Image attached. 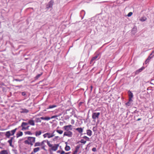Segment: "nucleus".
I'll return each instance as SVG.
<instances>
[{
	"mask_svg": "<svg viewBox=\"0 0 154 154\" xmlns=\"http://www.w3.org/2000/svg\"><path fill=\"white\" fill-rule=\"evenodd\" d=\"M86 132L87 134L89 136H91L92 135V131L90 130H87L86 131Z\"/></svg>",
	"mask_w": 154,
	"mask_h": 154,
	"instance_id": "obj_10",
	"label": "nucleus"
},
{
	"mask_svg": "<svg viewBox=\"0 0 154 154\" xmlns=\"http://www.w3.org/2000/svg\"><path fill=\"white\" fill-rule=\"evenodd\" d=\"M33 153H34V152H33H33H32L30 154H33Z\"/></svg>",
	"mask_w": 154,
	"mask_h": 154,
	"instance_id": "obj_55",
	"label": "nucleus"
},
{
	"mask_svg": "<svg viewBox=\"0 0 154 154\" xmlns=\"http://www.w3.org/2000/svg\"><path fill=\"white\" fill-rule=\"evenodd\" d=\"M42 149H44V150H45V146H42Z\"/></svg>",
	"mask_w": 154,
	"mask_h": 154,
	"instance_id": "obj_49",
	"label": "nucleus"
},
{
	"mask_svg": "<svg viewBox=\"0 0 154 154\" xmlns=\"http://www.w3.org/2000/svg\"><path fill=\"white\" fill-rule=\"evenodd\" d=\"M57 106L56 105H50L48 106V107L47 108V109H52L54 108V107H55Z\"/></svg>",
	"mask_w": 154,
	"mask_h": 154,
	"instance_id": "obj_23",
	"label": "nucleus"
},
{
	"mask_svg": "<svg viewBox=\"0 0 154 154\" xmlns=\"http://www.w3.org/2000/svg\"><path fill=\"white\" fill-rule=\"evenodd\" d=\"M78 151H77V150H75L73 152V154H77Z\"/></svg>",
	"mask_w": 154,
	"mask_h": 154,
	"instance_id": "obj_46",
	"label": "nucleus"
},
{
	"mask_svg": "<svg viewBox=\"0 0 154 154\" xmlns=\"http://www.w3.org/2000/svg\"><path fill=\"white\" fill-rule=\"evenodd\" d=\"M70 149V148L69 146H68L66 145V147L65 148V149L66 151H69Z\"/></svg>",
	"mask_w": 154,
	"mask_h": 154,
	"instance_id": "obj_26",
	"label": "nucleus"
},
{
	"mask_svg": "<svg viewBox=\"0 0 154 154\" xmlns=\"http://www.w3.org/2000/svg\"><path fill=\"white\" fill-rule=\"evenodd\" d=\"M151 57H149L147 58V59L148 60H149L150 59H151Z\"/></svg>",
	"mask_w": 154,
	"mask_h": 154,
	"instance_id": "obj_51",
	"label": "nucleus"
},
{
	"mask_svg": "<svg viewBox=\"0 0 154 154\" xmlns=\"http://www.w3.org/2000/svg\"><path fill=\"white\" fill-rule=\"evenodd\" d=\"M42 74V72L41 74H38L35 77V79H38Z\"/></svg>",
	"mask_w": 154,
	"mask_h": 154,
	"instance_id": "obj_30",
	"label": "nucleus"
},
{
	"mask_svg": "<svg viewBox=\"0 0 154 154\" xmlns=\"http://www.w3.org/2000/svg\"><path fill=\"white\" fill-rule=\"evenodd\" d=\"M83 138L86 140L90 141V138L86 136H84Z\"/></svg>",
	"mask_w": 154,
	"mask_h": 154,
	"instance_id": "obj_36",
	"label": "nucleus"
},
{
	"mask_svg": "<svg viewBox=\"0 0 154 154\" xmlns=\"http://www.w3.org/2000/svg\"><path fill=\"white\" fill-rule=\"evenodd\" d=\"M13 138L12 137L11 139L8 141V142L9 143L10 146L12 147H13V145L12 144V142Z\"/></svg>",
	"mask_w": 154,
	"mask_h": 154,
	"instance_id": "obj_13",
	"label": "nucleus"
},
{
	"mask_svg": "<svg viewBox=\"0 0 154 154\" xmlns=\"http://www.w3.org/2000/svg\"><path fill=\"white\" fill-rule=\"evenodd\" d=\"M149 60H148L147 59L145 61V63L146 64L149 62Z\"/></svg>",
	"mask_w": 154,
	"mask_h": 154,
	"instance_id": "obj_50",
	"label": "nucleus"
},
{
	"mask_svg": "<svg viewBox=\"0 0 154 154\" xmlns=\"http://www.w3.org/2000/svg\"><path fill=\"white\" fill-rule=\"evenodd\" d=\"M40 118H36V121L37 122H41V120Z\"/></svg>",
	"mask_w": 154,
	"mask_h": 154,
	"instance_id": "obj_29",
	"label": "nucleus"
},
{
	"mask_svg": "<svg viewBox=\"0 0 154 154\" xmlns=\"http://www.w3.org/2000/svg\"><path fill=\"white\" fill-rule=\"evenodd\" d=\"M27 124H28V123H27L25 122H23L22 123L21 126V127H23V126H26V125H27Z\"/></svg>",
	"mask_w": 154,
	"mask_h": 154,
	"instance_id": "obj_34",
	"label": "nucleus"
},
{
	"mask_svg": "<svg viewBox=\"0 0 154 154\" xmlns=\"http://www.w3.org/2000/svg\"><path fill=\"white\" fill-rule=\"evenodd\" d=\"M12 135L10 131H8L6 132L5 134L6 136L8 137L9 138L10 136Z\"/></svg>",
	"mask_w": 154,
	"mask_h": 154,
	"instance_id": "obj_12",
	"label": "nucleus"
},
{
	"mask_svg": "<svg viewBox=\"0 0 154 154\" xmlns=\"http://www.w3.org/2000/svg\"><path fill=\"white\" fill-rule=\"evenodd\" d=\"M47 140H44L42 142L40 143L41 146H43L45 142L47 143Z\"/></svg>",
	"mask_w": 154,
	"mask_h": 154,
	"instance_id": "obj_37",
	"label": "nucleus"
},
{
	"mask_svg": "<svg viewBox=\"0 0 154 154\" xmlns=\"http://www.w3.org/2000/svg\"><path fill=\"white\" fill-rule=\"evenodd\" d=\"M72 125H69L64 126L63 127V128L66 131H69V130H72Z\"/></svg>",
	"mask_w": 154,
	"mask_h": 154,
	"instance_id": "obj_6",
	"label": "nucleus"
},
{
	"mask_svg": "<svg viewBox=\"0 0 154 154\" xmlns=\"http://www.w3.org/2000/svg\"><path fill=\"white\" fill-rule=\"evenodd\" d=\"M74 122H75V121H74V120H73V119H72V120H71V124H74Z\"/></svg>",
	"mask_w": 154,
	"mask_h": 154,
	"instance_id": "obj_47",
	"label": "nucleus"
},
{
	"mask_svg": "<svg viewBox=\"0 0 154 154\" xmlns=\"http://www.w3.org/2000/svg\"><path fill=\"white\" fill-rule=\"evenodd\" d=\"M40 150V148L39 147H37L33 149V152H34V153H35L38 151Z\"/></svg>",
	"mask_w": 154,
	"mask_h": 154,
	"instance_id": "obj_18",
	"label": "nucleus"
},
{
	"mask_svg": "<svg viewBox=\"0 0 154 154\" xmlns=\"http://www.w3.org/2000/svg\"><path fill=\"white\" fill-rule=\"evenodd\" d=\"M65 153V152L64 151L62 150L60 154H64Z\"/></svg>",
	"mask_w": 154,
	"mask_h": 154,
	"instance_id": "obj_48",
	"label": "nucleus"
},
{
	"mask_svg": "<svg viewBox=\"0 0 154 154\" xmlns=\"http://www.w3.org/2000/svg\"><path fill=\"white\" fill-rule=\"evenodd\" d=\"M28 124L34 126L35 125V123L34 120H30L28 121Z\"/></svg>",
	"mask_w": 154,
	"mask_h": 154,
	"instance_id": "obj_15",
	"label": "nucleus"
},
{
	"mask_svg": "<svg viewBox=\"0 0 154 154\" xmlns=\"http://www.w3.org/2000/svg\"><path fill=\"white\" fill-rule=\"evenodd\" d=\"M92 150L93 152H95L96 151V149L95 147L93 148L92 149Z\"/></svg>",
	"mask_w": 154,
	"mask_h": 154,
	"instance_id": "obj_42",
	"label": "nucleus"
},
{
	"mask_svg": "<svg viewBox=\"0 0 154 154\" xmlns=\"http://www.w3.org/2000/svg\"><path fill=\"white\" fill-rule=\"evenodd\" d=\"M146 18L145 17H142L140 19V20L141 21H144L146 20Z\"/></svg>",
	"mask_w": 154,
	"mask_h": 154,
	"instance_id": "obj_32",
	"label": "nucleus"
},
{
	"mask_svg": "<svg viewBox=\"0 0 154 154\" xmlns=\"http://www.w3.org/2000/svg\"><path fill=\"white\" fill-rule=\"evenodd\" d=\"M17 129V128H16L14 129L11 131H11V134L12 135H13L15 133Z\"/></svg>",
	"mask_w": 154,
	"mask_h": 154,
	"instance_id": "obj_21",
	"label": "nucleus"
},
{
	"mask_svg": "<svg viewBox=\"0 0 154 154\" xmlns=\"http://www.w3.org/2000/svg\"><path fill=\"white\" fill-rule=\"evenodd\" d=\"M14 80H15L16 81H19V82H21L22 81V80L21 79H15Z\"/></svg>",
	"mask_w": 154,
	"mask_h": 154,
	"instance_id": "obj_43",
	"label": "nucleus"
},
{
	"mask_svg": "<svg viewBox=\"0 0 154 154\" xmlns=\"http://www.w3.org/2000/svg\"><path fill=\"white\" fill-rule=\"evenodd\" d=\"M61 115L60 114V115H56V116H52L51 118V119H54V118H56V117H58V116H60Z\"/></svg>",
	"mask_w": 154,
	"mask_h": 154,
	"instance_id": "obj_39",
	"label": "nucleus"
},
{
	"mask_svg": "<svg viewBox=\"0 0 154 154\" xmlns=\"http://www.w3.org/2000/svg\"><path fill=\"white\" fill-rule=\"evenodd\" d=\"M129 100L130 101H132V98L133 97V93L130 91H128Z\"/></svg>",
	"mask_w": 154,
	"mask_h": 154,
	"instance_id": "obj_8",
	"label": "nucleus"
},
{
	"mask_svg": "<svg viewBox=\"0 0 154 154\" xmlns=\"http://www.w3.org/2000/svg\"><path fill=\"white\" fill-rule=\"evenodd\" d=\"M69 111H71L72 112H73V110H72V109H67V110H66V111H67V112Z\"/></svg>",
	"mask_w": 154,
	"mask_h": 154,
	"instance_id": "obj_45",
	"label": "nucleus"
},
{
	"mask_svg": "<svg viewBox=\"0 0 154 154\" xmlns=\"http://www.w3.org/2000/svg\"><path fill=\"white\" fill-rule=\"evenodd\" d=\"M75 130L78 131L80 133H82L83 131V129L82 128H76Z\"/></svg>",
	"mask_w": 154,
	"mask_h": 154,
	"instance_id": "obj_16",
	"label": "nucleus"
},
{
	"mask_svg": "<svg viewBox=\"0 0 154 154\" xmlns=\"http://www.w3.org/2000/svg\"><path fill=\"white\" fill-rule=\"evenodd\" d=\"M22 95L23 96H25L26 95L25 92H23L22 93Z\"/></svg>",
	"mask_w": 154,
	"mask_h": 154,
	"instance_id": "obj_44",
	"label": "nucleus"
},
{
	"mask_svg": "<svg viewBox=\"0 0 154 154\" xmlns=\"http://www.w3.org/2000/svg\"><path fill=\"white\" fill-rule=\"evenodd\" d=\"M61 152L60 150H58L57 151V153H61Z\"/></svg>",
	"mask_w": 154,
	"mask_h": 154,
	"instance_id": "obj_52",
	"label": "nucleus"
},
{
	"mask_svg": "<svg viewBox=\"0 0 154 154\" xmlns=\"http://www.w3.org/2000/svg\"><path fill=\"white\" fill-rule=\"evenodd\" d=\"M0 154H8L7 150H3L0 152Z\"/></svg>",
	"mask_w": 154,
	"mask_h": 154,
	"instance_id": "obj_19",
	"label": "nucleus"
},
{
	"mask_svg": "<svg viewBox=\"0 0 154 154\" xmlns=\"http://www.w3.org/2000/svg\"><path fill=\"white\" fill-rule=\"evenodd\" d=\"M59 139H60V137L59 136H55L53 138V140L54 141H56Z\"/></svg>",
	"mask_w": 154,
	"mask_h": 154,
	"instance_id": "obj_28",
	"label": "nucleus"
},
{
	"mask_svg": "<svg viewBox=\"0 0 154 154\" xmlns=\"http://www.w3.org/2000/svg\"><path fill=\"white\" fill-rule=\"evenodd\" d=\"M41 146L40 143L39 142H36L35 143L34 146L35 147Z\"/></svg>",
	"mask_w": 154,
	"mask_h": 154,
	"instance_id": "obj_24",
	"label": "nucleus"
},
{
	"mask_svg": "<svg viewBox=\"0 0 154 154\" xmlns=\"http://www.w3.org/2000/svg\"><path fill=\"white\" fill-rule=\"evenodd\" d=\"M100 112H93L92 114V119L95 120L96 119H98L99 116L100 115Z\"/></svg>",
	"mask_w": 154,
	"mask_h": 154,
	"instance_id": "obj_4",
	"label": "nucleus"
},
{
	"mask_svg": "<svg viewBox=\"0 0 154 154\" xmlns=\"http://www.w3.org/2000/svg\"><path fill=\"white\" fill-rule=\"evenodd\" d=\"M132 101H130V100H129V101L125 103V105L128 108L131 106L132 105Z\"/></svg>",
	"mask_w": 154,
	"mask_h": 154,
	"instance_id": "obj_9",
	"label": "nucleus"
},
{
	"mask_svg": "<svg viewBox=\"0 0 154 154\" xmlns=\"http://www.w3.org/2000/svg\"><path fill=\"white\" fill-rule=\"evenodd\" d=\"M53 5V2L51 1L49 2L46 5V8L48 10L50 8H52Z\"/></svg>",
	"mask_w": 154,
	"mask_h": 154,
	"instance_id": "obj_7",
	"label": "nucleus"
},
{
	"mask_svg": "<svg viewBox=\"0 0 154 154\" xmlns=\"http://www.w3.org/2000/svg\"><path fill=\"white\" fill-rule=\"evenodd\" d=\"M35 138L31 137H27V140H25L24 142L26 144L30 145L31 146L33 145V143L35 141Z\"/></svg>",
	"mask_w": 154,
	"mask_h": 154,
	"instance_id": "obj_1",
	"label": "nucleus"
},
{
	"mask_svg": "<svg viewBox=\"0 0 154 154\" xmlns=\"http://www.w3.org/2000/svg\"><path fill=\"white\" fill-rule=\"evenodd\" d=\"M25 133L26 134H29V135H32V133L30 131H27L25 132Z\"/></svg>",
	"mask_w": 154,
	"mask_h": 154,
	"instance_id": "obj_33",
	"label": "nucleus"
},
{
	"mask_svg": "<svg viewBox=\"0 0 154 154\" xmlns=\"http://www.w3.org/2000/svg\"><path fill=\"white\" fill-rule=\"evenodd\" d=\"M23 134V133L22 132L20 131L19 133H17V137L18 138L20 136H22Z\"/></svg>",
	"mask_w": 154,
	"mask_h": 154,
	"instance_id": "obj_20",
	"label": "nucleus"
},
{
	"mask_svg": "<svg viewBox=\"0 0 154 154\" xmlns=\"http://www.w3.org/2000/svg\"><path fill=\"white\" fill-rule=\"evenodd\" d=\"M42 133V132L41 131H36L35 132V135L36 136H39Z\"/></svg>",
	"mask_w": 154,
	"mask_h": 154,
	"instance_id": "obj_25",
	"label": "nucleus"
},
{
	"mask_svg": "<svg viewBox=\"0 0 154 154\" xmlns=\"http://www.w3.org/2000/svg\"><path fill=\"white\" fill-rule=\"evenodd\" d=\"M90 144V143H89V144H88V145L87 146H88V145L89 144Z\"/></svg>",
	"mask_w": 154,
	"mask_h": 154,
	"instance_id": "obj_57",
	"label": "nucleus"
},
{
	"mask_svg": "<svg viewBox=\"0 0 154 154\" xmlns=\"http://www.w3.org/2000/svg\"><path fill=\"white\" fill-rule=\"evenodd\" d=\"M144 67H142L138 70L137 71L136 73H138L139 72H141L144 69Z\"/></svg>",
	"mask_w": 154,
	"mask_h": 154,
	"instance_id": "obj_22",
	"label": "nucleus"
},
{
	"mask_svg": "<svg viewBox=\"0 0 154 154\" xmlns=\"http://www.w3.org/2000/svg\"><path fill=\"white\" fill-rule=\"evenodd\" d=\"M22 127V130H25L28 129L29 126L27 127H26L25 126H23V127Z\"/></svg>",
	"mask_w": 154,
	"mask_h": 154,
	"instance_id": "obj_35",
	"label": "nucleus"
},
{
	"mask_svg": "<svg viewBox=\"0 0 154 154\" xmlns=\"http://www.w3.org/2000/svg\"><path fill=\"white\" fill-rule=\"evenodd\" d=\"M80 143H82L84 144H85L86 142V141L85 140L83 139H81V140L80 141Z\"/></svg>",
	"mask_w": 154,
	"mask_h": 154,
	"instance_id": "obj_31",
	"label": "nucleus"
},
{
	"mask_svg": "<svg viewBox=\"0 0 154 154\" xmlns=\"http://www.w3.org/2000/svg\"><path fill=\"white\" fill-rule=\"evenodd\" d=\"M132 12H130L129 13H128L127 16L128 17H130L132 15Z\"/></svg>",
	"mask_w": 154,
	"mask_h": 154,
	"instance_id": "obj_40",
	"label": "nucleus"
},
{
	"mask_svg": "<svg viewBox=\"0 0 154 154\" xmlns=\"http://www.w3.org/2000/svg\"><path fill=\"white\" fill-rule=\"evenodd\" d=\"M97 127H96V126L94 127H93L92 130L94 132H95L97 131Z\"/></svg>",
	"mask_w": 154,
	"mask_h": 154,
	"instance_id": "obj_38",
	"label": "nucleus"
},
{
	"mask_svg": "<svg viewBox=\"0 0 154 154\" xmlns=\"http://www.w3.org/2000/svg\"><path fill=\"white\" fill-rule=\"evenodd\" d=\"M21 112L23 113H27L29 112V111L28 110L26 109H21Z\"/></svg>",
	"mask_w": 154,
	"mask_h": 154,
	"instance_id": "obj_14",
	"label": "nucleus"
},
{
	"mask_svg": "<svg viewBox=\"0 0 154 154\" xmlns=\"http://www.w3.org/2000/svg\"><path fill=\"white\" fill-rule=\"evenodd\" d=\"M55 131H54L52 133L47 132L43 135V136L44 138L47 137L48 138H50L54 136L55 134H54Z\"/></svg>",
	"mask_w": 154,
	"mask_h": 154,
	"instance_id": "obj_3",
	"label": "nucleus"
},
{
	"mask_svg": "<svg viewBox=\"0 0 154 154\" xmlns=\"http://www.w3.org/2000/svg\"><path fill=\"white\" fill-rule=\"evenodd\" d=\"M98 55H99L98 54H97L95 56L93 57L92 58V59L91 60V63H92V62H93L94 60H95L97 58V57H98Z\"/></svg>",
	"mask_w": 154,
	"mask_h": 154,
	"instance_id": "obj_17",
	"label": "nucleus"
},
{
	"mask_svg": "<svg viewBox=\"0 0 154 154\" xmlns=\"http://www.w3.org/2000/svg\"><path fill=\"white\" fill-rule=\"evenodd\" d=\"M80 148V146H77L76 147L75 150H77V151H78V149Z\"/></svg>",
	"mask_w": 154,
	"mask_h": 154,
	"instance_id": "obj_41",
	"label": "nucleus"
},
{
	"mask_svg": "<svg viewBox=\"0 0 154 154\" xmlns=\"http://www.w3.org/2000/svg\"><path fill=\"white\" fill-rule=\"evenodd\" d=\"M47 143L49 147H51V149H49L50 151L51 150L53 151H56L57 149L58 148L59 146V145L58 144H54V145H53L50 143V142L48 140L47 141Z\"/></svg>",
	"mask_w": 154,
	"mask_h": 154,
	"instance_id": "obj_2",
	"label": "nucleus"
},
{
	"mask_svg": "<svg viewBox=\"0 0 154 154\" xmlns=\"http://www.w3.org/2000/svg\"><path fill=\"white\" fill-rule=\"evenodd\" d=\"M141 119L140 118H139L137 120V121H140V120H141Z\"/></svg>",
	"mask_w": 154,
	"mask_h": 154,
	"instance_id": "obj_54",
	"label": "nucleus"
},
{
	"mask_svg": "<svg viewBox=\"0 0 154 154\" xmlns=\"http://www.w3.org/2000/svg\"><path fill=\"white\" fill-rule=\"evenodd\" d=\"M40 119H41L45 120L47 121H48L51 119V117L47 116H46L45 117H42L40 118Z\"/></svg>",
	"mask_w": 154,
	"mask_h": 154,
	"instance_id": "obj_11",
	"label": "nucleus"
},
{
	"mask_svg": "<svg viewBox=\"0 0 154 154\" xmlns=\"http://www.w3.org/2000/svg\"><path fill=\"white\" fill-rule=\"evenodd\" d=\"M72 135V132L70 131H65L63 134V136H67L69 137H71Z\"/></svg>",
	"mask_w": 154,
	"mask_h": 154,
	"instance_id": "obj_5",
	"label": "nucleus"
},
{
	"mask_svg": "<svg viewBox=\"0 0 154 154\" xmlns=\"http://www.w3.org/2000/svg\"><path fill=\"white\" fill-rule=\"evenodd\" d=\"M70 152L65 153L64 154H70Z\"/></svg>",
	"mask_w": 154,
	"mask_h": 154,
	"instance_id": "obj_53",
	"label": "nucleus"
},
{
	"mask_svg": "<svg viewBox=\"0 0 154 154\" xmlns=\"http://www.w3.org/2000/svg\"><path fill=\"white\" fill-rule=\"evenodd\" d=\"M56 132L60 134H63V131L61 130H56Z\"/></svg>",
	"mask_w": 154,
	"mask_h": 154,
	"instance_id": "obj_27",
	"label": "nucleus"
},
{
	"mask_svg": "<svg viewBox=\"0 0 154 154\" xmlns=\"http://www.w3.org/2000/svg\"><path fill=\"white\" fill-rule=\"evenodd\" d=\"M154 52V51H152V53H151V55Z\"/></svg>",
	"mask_w": 154,
	"mask_h": 154,
	"instance_id": "obj_56",
	"label": "nucleus"
}]
</instances>
